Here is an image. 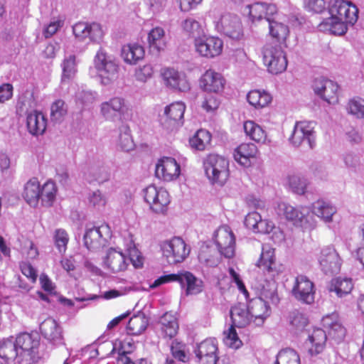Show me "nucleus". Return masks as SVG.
Wrapping results in <instances>:
<instances>
[{
    "instance_id": "obj_1",
    "label": "nucleus",
    "mask_w": 364,
    "mask_h": 364,
    "mask_svg": "<svg viewBox=\"0 0 364 364\" xmlns=\"http://www.w3.org/2000/svg\"><path fill=\"white\" fill-rule=\"evenodd\" d=\"M123 243L128 257L119 247L110 248L107 253L105 264L113 272L125 270L129 262L135 268H140L143 265V257L136 248L130 232L124 235Z\"/></svg>"
},
{
    "instance_id": "obj_2",
    "label": "nucleus",
    "mask_w": 364,
    "mask_h": 364,
    "mask_svg": "<svg viewBox=\"0 0 364 364\" xmlns=\"http://www.w3.org/2000/svg\"><path fill=\"white\" fill-rule=\"evenodd\" d=\"M94 65L103 85H109L118 78L119 65L115 58L100 48L94 58Z\"/></svg>"
},
{
    "instance_id": "obj_3",
    "label": "nucleus",
    "mask_w": 364,
    "mask_h": 364,
    "mask_svg": "<svg viewBox=\"0 0 364 364\" xmlns=\"http://www.w3.org/2000/svg\"><path fill=\"white\" fill-rule=\"evenodd\" d=\"M229 163L225 157L210 154L203 160V168L209 181L212 183L223 186L229 176Z\"/></svg>"
},
{
    "instance_id": "obj_4",
    "label": "nucleus",
    "mask_w": 364,
    "mask_h": 364,
    "mask_svg": "<svg viewBox=\"0 0 364 364\" xmlns=\"http://www.w3.org/2000/svg\"><path fill=\"white\" fill-rule=\"evenodd\" d=\"M313 122H296L289 141L295 147L303 146L312 149L316 145V136Z\"/></svg>"
},
{
    "instance_id": "obj_5",
    "label": "nucleus",
    "mask_w": 364,
    "mask_h": 364,
    "mask_svg": "<svg viewBox=\"0 0 364 364\" xmlns=\"http://www.w3.org/2000/svg\"><path fill=\"white\" fill-rule=\"evenodd\" d=\"M262 54L264 64L269 73L277 75L286 70L288 62L281 46L266 45Z\"/></svg>"
},
{
    "instance_id": "obj_6",
    "label": "nucleus",
    "mask_w": 364,
    "mask_h": 364,
    "mask_svg": "<svg viewBox=\"0 0 364 364\" xmlns=\"http://www.w3.org/2000/svg\"><path fill=\"white\" fill-rule=\"evenodd\" d=\"M15 342L20 354V364H29L33 362L40 346L38 336L23 333L16 337Z\"/></svg>"
},
{
    "instance_id": "obj_7",
    "label": "nucleus",
    "mask_w": 364,
    "mask_h": 364,
    "mask_svg": "<svg viewBox=\"0 0 364 364\" xmlns=\"http://www.w3.org/2000/svg\"><path fill=\"white\" fill-rule=\"evenodd\" d=\"M100 108L103 118L109 122L124 119L129 110V106L126 100L119 96L102 102Z\"/></svg>"
},
{
    "instance_id": "obj_8",
    "label": "nucleus",
    "mask_w": 364,
    "mask_h": 364,
    "mask_svg": "<svg viewBox=\"0 0 364 364\" xmlns=\"http://www.w3.org/2000/svg\"><path fill=\"white\" fill-rule=\"evenodd\" d=\"M144 198L150 209L156 213H165L170 203V196L168 191L154 185L146 187L143 191Z\"/></svg>"
},
{
    "instance_id": "obj_9",
    "label": "nucleus",
    "mask_w": 364,
    "mask_h": 364,
    "mask_svg": "<svg viewBox=\"0 0 364 364\" xmlns=\"http://www.w3.org/2000/svg\"><path fill=\"white\" fill-rule=\"evenodd\" d=\"M161 250L163 255L171 264L183 262L190 253V248L187 247L183 240L178 237L164 242Z\"/></svg>"
},
{
    "instance_id": "obj_10",
    "label": "nucleus",
    "mask_w": 364,
    "mask_h": 364,
    "mask_svg": "<svg viewBox=\"0 0 364 364\" xmlns=\"http://www.w3.org/2000/svg\"><path fill=\"white\" fill-rule=\"evenodd\" d=\"M316 289L314 284L305 275H298L294 280L291 294L296 300L311 304L315 300Z\"/></svg>"
},
{
    "instance_id": "obj_11",
    "label": "nucleus",
    "mask_w": 364,
    "mask_h": 364,
    "mask_svg": "<svg viewBox=\"0 0 364 364\" xmlns=\"http://www.w3.org/2000/svg\"><path fill=\"white\" fill-rule=\"evenodd\" d=\"M214 23L218 32L232 39L239 40L243 36L241 21L236 15L231 14H223Z\"/></svg>"
},
{
    "instance_id": "obj_12",
    "label": "nucleus",
    "mask_w": 364,
    "mask_h": 364,
    "mask_svg": "<svg viewBox=\"0 0 364 364\" xmlns=\"http://www.w3.org/2000/svg\"><path fill=\"white\" fill-rule=\"evenodd\" d=\"M214 240L220 254L232 258L235 252V236L228 225L219 227L214 233Z\"/></svg>"
},
{
    "instance_id": "obj_13",
    "label": "nucleus",
    "mask_w": 364,
    "mask_h": 364,
    "mask_svg": "<svg viewBox=\"0 0 364 364\" xmlns=\"http://www.w3.org/2000/svg\"><path fill=\"white\" fill-rule=\"evenodd\" d=\"M346 11L351 15V21H357L358 9L355 4L346 0H331L328 6L330 17L323 19L321 23H328L331 26H335L336 21H340V17Z\"/></svg>"
},
{
    "instance_id": "obj_14",
    "label": "nucleus",
    "mask_w": 364,
    "mask_h": 364,
    "mask_svg": "<svg viewBox=\"0 0 364 364\" xmlns=\"http://www.w3.org/2000/svg\"><path fill=\"white\" fill-rule=\"evenodd\" d=\"M277 213L279 215H283L296 225L306 228L311 225L309 218L311 216L310 210L307 207H301L298 209L287 203L282 202L278 204Z\"/></svg>"
},
{
    "instance_id": "obj_15",
    "label": "nucleus",
    "mask_w": 364,
    "mask_h": 364,
    "mask_svg": "<svg viewBox=\"0 0 364 364\" xmlns=\"http://www.w3.org/2000/svg\"><path fill=\"white\" fill-rule=\"evenodd\" d=\"M186 105L182 102H175L164 109V119H161V124L168 132L177 129L183 124V115Z\"/></svg>"
},
{
    "instance_id": "obj_16",
    "label": "nucleus",
    "mask_w": 364,
    "mask_h": 364,
    "mask_svg": "<svg viewBox=\"0 0 364 364\" xmlns=\"http://www.w3.org/2000/svg\"><path fill=\"white\" fill-rule=\"evenodd\" d=\"M196 52L201 56L213 58L220 55L223 49V41L218 37L203 36L195 40Z\"/></svg>"
},
{
    "instance_id": "obj_17",
    "label": "nucleus",
    "mask_w": 364,
    "mask_h": 364,
    "mask_svg": "<svg viewBox=\"0 0 364 364\" xmlns=\"http://www.w3.org/2000/svg\"><path fill=\"white\" fill-rule=\"evenodd\" d=\"M42 336L53 348L65 346L63 329L60 324L53 318H48L40 324Z\"/></svg>"
},
{
    "instance_id": "obj_18",
    "label": "nucleus",
    "mask_w": 364,
    "mask_h": 364,
    "mask_svg": "<svg viewBox=\"0 0 364 364\" xmlns=\"http://www.w3.org/2000/svg\"><path fill=\"white\" fill-rule=\"evenodd\" d=\"M73 34L78 41H89L100 43L104 36L102 26L97 23H88L78 22L73 26Z\"/></svg>"
},
{
    "instance_id": "obj_19",
    "label": "nucleus",
    "mask_w": 364,
    "mask_h": 364,
    "mask_svg": "<svg viewBox=\"0 0 364 364\" xmlns=\"http://www.w3.org/2000/svg\"><path fill=\"white\" fill-rule=\"evenodd\" d=\"M109 228L107 225L87 228L83 240L85 246L91 251L100 250L105 245L110 237Z\"/></svg>"
},
{
    "instance_id": "obj_20",
    "label": "nucleus",
    "mask_w": 364,
    "mask_h": 364,
    "mask_svg": "<svg viewBox=\"0 0 364 364\" xmlns=\"http://www.w3.org/2000/svg\"><path fill=\"white\" fill-rule=\"evenodd\" d=\"M218 350L215 338H208L198 343L194 348L198 364H216L218 360Z\"/></svg>"
},
{
    "instance_id": "obj_21",
    "label": "nucleus",
    "mask_w": 364,
    "mask_h": 364,
    "mask_svg": "<svg viewBox=\"0 0 364 364\" xmlns=\"http://www.w3.org/2000/svg\"><path fill=\"white\" fill-rule=\"evenodd\" d=\"M318 261L321 269L326 274L338 273L342 264V259L338 253L331 246H326L321 249Z\"/></svg>"
},
{
    "instance_id": "obj_22",
    "label": "nucleus",
    "mask_w": 364,
    "mask_h": 364,
    "mask_svg": "<svg viewBox=\"0 0 364 364\" xmlns=\"http://www.w3.org/2000/svg\"><path fill=\"white\" fill-rule=\"evenodd\" d=\"M155 173L158 178L164 181H173L181 173V166L174 158L164 156L158 161Z\"/></svg>"
},
{
    "instance_id": "obj_23",
    "label": "nucleus",
    "mask_w": 364,
    "mask_h": 364,
    "mask_svg": "<svg viewBox=\"0 0 364 364\" xmlns=\"http://www.w3.org/2000/svg\"><path fill=\"white\" fill-rule=\"evenodd\" d=\"M338 85L326 78L316 79L313 88L315 93L329 104L338 102Z\"/></svg>"
},
{
    "instance_id": "obj_24",
    "label": "nucleus",
    "mask_w": 364,
    "mask_h": 364,
    "mask_svg": "<svg viewBox=\"0 0 364 364\" xmlns=\"http://www.w3.org/2000/svg\"><path fill=\"white\" fill-rule=\"evenodd\" d=\"M257 266L266 270L273 278L282 273L285 269L283 264H277L276 263L274 249L267 245L262 246V253L257 262Z\"/></svg>"
},
{
    "instance_id": "obj_25",
    "label": "nucleus",
    "mask_w": 364,
    "mask_h": 364,
    "mask_svg": "<svg viewBox=\"0 0 364 364\" xmlns=\"http://www.w3.org/2000/svg\"><path fill=\"white\" fill-rule=\"evenodd\" d=\"M321 323L327 338L340 343L346 336V331L341 324L337 314H331L323 317Z\"/></svg>"
},
{
    "instance_id": "obj_26",
    "label": "nucleus",
    "mask_w": 364,
    "mask_h": 364,
    "mask_svg": "<svg viewBox=\"0 0 364 364\" xmlns=\"http://www.w3.org/2000/svg\"><path fill=\"white\" fill-rule=\"evenodd\" d=\"M161 76L166 86L171 89L181 92H186L190 90V84L186 75L173 68H164L161 71Z\"/></svg>"
},
{
    "instance_id": "obj_27",
    "label": "nucleus",
    "mask_w": 364,
    "mask_h": 364,
    "mask_svg": "<svg viewBox=\"0 0 364 364\" xmlns=\"http://www.w3.org/2000/svg\"><path fill=\"white\" fill-rule=\"evenodd\" d=\"M244 11L248 13L252 21H260L263 18L267 21L271 17L277 14V7L274 4L255 2L247 5Z\"/></svg>"
},
{
    "instance_id": "obj_28",
    "label": "nucleus",
    "mask_w": 364,
    "mask_h": 364,
    "mask_svg": "<svg viewBox=\"0 0 364 364\" xmlns=\"http://www.w3.org/2000/svg\"><path fill=\"white\" fill-rule=\"evenodd\" d=\"M225 84V80L223 75L211 69L206 70L200 79L201 88L208 92H221Z\"/></svg>"
},
{
    "instance_id": "obj_29",
    "label": "nucleus",
    "mask_w": 364,
    "mask_h": 364,
    "mask_svg": "<svg viewBox=\"0 0 364 364\" xmlns=\"http://www.w3.org/2000/svg\"><path fill=\"white\" fill-rule=\"evenodd\" d=\"M252 321L255 326H261L270 315V309L267 301L262 298H255L247 305Z\"/></svg>"
},
{
    "instance_id": "obj_30",
    "label": "nucleus",
    "mask_w": 364,
    "mask_h": 364,
    "mask_svg": "<svg viewBox=\"0 0 364 364\" xmlns=\"http://www.w3.org/2000/svg\"><path fill=\"white\" fill-rule=\"evenodd\" d=\"M326 340V332L324 330L319 328H314L305 343L309 354L316 355L321 353L324 349Z\"/></svg>"
},
{
    "instance_id": "obj_31",
    "label": "nucleus",
    "mask_w": 364,
    "mask_h": 364,
    "mask_svg": "<svg viewBox=\"0 0 364 364\" xmlns=\"http://www.w3.org/2000/svg\"><path fill=\"white\" fill-rule=\"evenodd\" d=\"M112 141L117 149L126 152L133 150L135 146L130 128L127 124H122L119 127L117 134L113 137Z\"/></svg>"
},
{
    "instance_id": "obj_32",
    "label": "nucleus",
    "mask_w": 364,
    "mask_h": 364,
    "mask_svg": "<svg viewBox=\"0 0 364 364\" xmlns=\"http://www.w3.org/2000/svg\"><path fill=\"white\" fill-rule=\"evenodd\" d=\"M351 15L348 11H344L342 17H340V21H336L335 26H331L328 23H320L318 28L322 32H328L336 36H342L347 31V25H354L356 21H351Z\"/></svg>"
},
{
    "instance_id": "obj_33",
    "label": "nucleus",
    "mask_w": 364,
    "mask_h": 364,
    "mask_svg": "<svg viewBox=\"0 0 364 364\" xmlns=\"http://www.w3.org/2000/svg\"><path fill=\"white\" fill-rule=\"evenodd\" d=\"M26 126L31 134L41 135L46 131L47 120L42 112L34 110L27 114Z\"/></svg>"
},
{
    "instance_id": "obj_34",
    "label": "nucleus",
    "mask_w": 364,
    "mask_h": 364,
    "mask_svg": "<svg viewBox=\"0 0 364 364\" xmlns=\"http://www.w3.org/2000/svg\"><path fill=\"white\" fill-rule=\"evenodd\" d=\"M257 154V146L252 143L240 144L234 152V158L240 165L248 167L252 160L256 158Z\"/></svg>"
},
{
    "instance_id": "obj_35",
    "label": "nucleus",
    "mask_w": 364,
    "mask_h": 364,
    "mask_svg": "<svg viewBox=\"0 0 364 364\" xmlns=\"http://www.w3.org/2000/svg\"><path fill=\"white\" fill-rule=\"evenodd\" d=\"M230 318L234 328L246 327L252 321L248 309L244 304H238L231 308Z\"/></svg>"
},
{
    "instance_id": "obj_36",
    "label": "nucleus",
    "mask_w": 364,
    "mask_h": 364,
    "mask_svg": "<svg viewBox=\"0 0 364 364\" xmlns=\"http://www.w3.org/2000/svg\"><path fill=\"white\" fill-rule=\"evenodd\" d=\"M177 282L186 287V294H197L202 291V281L189 272L178 273Z\"/></svg>"
},
{
    "instance_id": "obj_37",
    "label": "nucleus",
    "mask_w": 364,
    "mask_h": 364,
    "mask_svg": "<svg viewBox=\"0 0 364 364\" xmlns=\"http://www.w3.org/2000/svg\"><path fill=\"white\" fill-rule=\"evenodd\" d=\"M14 360L20 364V354L16 342L10 340L4 341L0 346V364H10Z\"/></svg>"
},
{
    "instance_id": "obj_38",
    "label": "nucleus",
    "mask_w": 364,
    "mask_h": 364,
    "mask_svg": "<svg viewBox=\"0 0 364 364\" xmlns=\"http://www.w3.org/2000/svg\"><path fill=\"white\" fill-rule=\"evenodd\" d=\"M277 14L273 16L267 21L269 23V33L272 38L279 43L284 42L289 35V31L287 25L277 20Z\"/></svg>"
},
{
    "instance_id": "obj_39",
    "label": "nucleus",
    "mask_w": 364,
    "mask_h": 364,
    "mask_svg": "<svg viewBox=\"0 0 364 364\" xmlns=\"http://www.w3.org/2000/svg\"><path fill=\"white\" fill-rule=\"evenodd\" d=\"M41 186L37 178L30 179L25 185L23 196L32 207H36L40 199Z\"/></svg>"
},
{
    "instance_id": "obj_40",
    "label": "nucleus",
    "mask_w": 364,
    "mask_h": 364,
    "mask_svg": "<svg viewBox=\"0 0 364 364\" xmlns=\"http://www.w3.org/2000/svg\"><path fill=\"white\" fill-rule=\"evenodd\" d=\"M144 56V48L137 43L125 45L122 49V57L129 64H135Z\"/></svg>"
},
{
    "instance_id": "obj_41",
    "label": "nucleus",
    "mask_w": 364,
    "mask_h": 364,
    "mask_svg": "<svg viewBox=\"0 0 364 364\" xmlns=\"http://www.w3.org/2000/svg\"><path fill=\"white\" fill-rule=\"evenodd\" d=\"M353 287L350 278L339 277L331 280L328 290L330 292H335L338 297H342L348 294Z\"/></svg>"
},
{
    "instance_id": "obj_42",
    "label": "nucleus",
    "mask_w": 364,
    "mask_h": 364,
    "mask_svg": "<svg viewBox=\"0 0 364 364\" xmlns=\"http://www.w3.org/2000/svg\"><path fill=\"white\" fill-rule=\"evenodd\" d=\"M312 213L328 223L332 220L333 215L336 213V208L328 202L318 200L312 205Z\"/></svg>"
},
{
    "instance_id": "obj_43",
    "label": "nucleus",
    "mask_w": 364,
    "mask_h": 364,
    "mask_svg": "<svg viewBox=\"0 0 364 364\" xmlns=\"http://www.w3.org/2000/svg\"><path fill=\"white\" fill-rule=\"evenodd\" d=\"M247 100L251 106L260 109L272 102V97L264 90H253L247 93Z\"/></svg>"
},
{
    "instance_id": "obj_44",
    "label": "nucleus",
    "mask_w": 364,
    "mask_h": 364,
    "mask_svg": "<svg viewBox=\"0 0 364 364\" xmlns=\"http://www.w3.org/2000/svg\"><path fill=\"white\" fill-rule=\"evenodd\" d=\"M161 329L165 336L170 338L174 337L178 329V324L175 316L171 313H165L160 318Z\"/></svg>"
},
{
    "instance_id": "obj_45",
    "label": "nucleus",
    "mask_w": 364,
    "mask_h": 364,
    "mask_svg": "<svg viewBox=\"0 0 364 364\" xmlns=\"http://www.w3.org/2000/svg\"><path fill=\"white\" fill-rule=\"evenodd\" d=\"M244 130L247 136H248L252 140L257 143H266V132L253 121H246L244 123Z\"/></svg>"
},
{
    "instance_id": "obj_46",
    "label": "nucleus",
    "mask_w": 364,
    "mask_h": 364,
    "mask_svg": "<svg viewBox=\"0 0 364 364\" xmlns=\"http://www.w3.org/2000/svg\"><path fill=\"white\" fill-rule=\"evenodd\" d=\"M274 364H301L298 353L290 348L282 349L274 358Z\"/></svg>"
},
{
    "instance_id": "obj_47",
    "label": "nucleus",
    "mask_w": 364,
    "mask_h": 364,
    "mask_svg": "<svg viewBox=\"0 0 364 364\" xmlns=\"http://www.w3.org/2000/svg\"><path fill=\"white\" fill-rule=\"evenodd\" d=\"M148 41L151 48L157 51L163 50L166 46L165 32L161 27L153 28L148 36Z\"/></svg>"
},
{
    "instance_id": "obj_48",
    "label": "nucleus",
    "mask_w": 364,
    "mask_h": 364,
    "mask_svg": "<svg viewBox=\"0 0 364 364\" xmlns=\"http://www.w3.org/2000/svg\"><path fill=\"white\" fill-rule=\"evenodd\" d=\"M210 140L211 135L209 132L205 129H199L194 136L190 139L189 144L192 149L203 151L210 142Z\"/></svg>"
},
{
    "instance_id": "obj_49",
    "label": "nucleus",
    "mask_w": 364,
    "mask_h": 364,
    "mask_svg": "<svg viewBox=\"0 0 364 364\" xmlns=\"http://www.w3.org/2000/svg\"><path fill=\"white\" fill-rule=\"evenodd\" d=\"M146 326L147 320L145 317L141 315L134 316L127 323V333L130 335L138 336L146 330Z\"/></svg>"
},
{
    "instance_id": "obj_50",
    "label": "nucleus",
    "mask_w": 364,
    "mask_h": 364,
    "mask_svg": "<svg viewBox=\"0 0 364 364\" xmlns=\"http://www.w3.org/2000/svg\"><path fill=\"white\" fill-rule=\"evenodd\" d=\"M56 194L55 184L53 181H47L41 188L40 198L45 206H50L55 200Z\"/></svg>"
},
{
    "instance_id": "obj_51",
    "label": "nucleus",
    "mask_w": 364,
    "mask_h": 364,
    "mask_svg": "<svg viewBox=\"0 0 364 364\" xmlns=\"http://www.w3.org/2000/svg\"><path fill=\"white\" fill-rule=\"evenodd\" d=\"M63 75L62 82L69 81L76 73L75 55H69L65 56L62 63Z\"/></svg>"
},
{
    "instance_id": "obj_52",
    "label": "nucleus",
    "mask_w": 364,
    "mask_h": 364,
    "mask_svg": "<svg viewBox=\"0 0 364 364\" xmlns=\"http://www.w3.org/2000/svg\"><path fill=\"white\" fill-rule=\"evenodd\" d=\"M348 113L358 119L364 118V99L355 97L350 99L346 106Z\"/></svg>"
},
{
    "instance_id": "obj_53",
    "label": "nucleus",
    "mask_w": 364,
    "mask_h": 364,
    "mask_svg": "<svg viewBox=\"0 0 364 364\" xmlns=\"http://www.w3.org/2000/svg\"><path fill=\"white\" fill-rule=\"evenodd\" d=\"M53 242L60 253H65L69 242V235L65 230L56 229L53 234Z\"/></svg>"
},
{
    "instance_id": "obj_54",
    "label": "nucleus",
    "mask_w": 364,
    "mask_h": 364,
    "mask_svg": "<svg viewBox=\"0 0 364 364\" xmlns=\"http://www.w3.org/2000/svg\"><path fill=\"white\" fill-rule=\"evenodd\" d=\"M223 342L227 346L234 349H237L242 346V341L233 326H230L227 330L224 331Z\"/></svg>"
},
{
    "instance_id": "obj_55",
    "label": "nucleus",
    "mask_w": 364,
    "mask_h": 364,
    "mask_svg": "<svg viewBox=\"0 0 364 364\" xmlns=\"http://www.w3.org/2000/svg\"><path fill=\"white\" fill-rule=\"evenodd\" d=\"M289 319L292 330L295 331H302L308 323L307 318L303 314L297 311L291 312Z\"/></svg>"
},
{
    "instance_id": "obj_56",
    "label": "nucleus",
    "mask_w": 364,
    "mask_h": 364,
    "mask_svg": "<svg viewBox=\"0 0 364 364\" xmlns=\"http://www.w3.org/2000/svg\"><path fill=\"white\" fill-rule=\"evenodd\" d=\"M183 30L188 33L191 36L195 38L201 37L203 30L200 23L193 18H189L186 19L183 23Z\"/></svg>"
},
{
    "instance_id": "obj_57",
    "label": "nucleus",
    "mask_w": 364,
    "mask_h": 364,
    "mask_svg": "<svg viewBox=\"0 0 364 364\" xmlns=\"http://www.w3.org/2000/svg\"><path fill=\"white\" fill-rule=\"evenodd\" d=\"M289 186L291 191L297 194L302 195L307 187V181L299 176H291L288 178Z\"/></svg>"
},
{
    "instance_id": "obj_58",
    "label": "nucleus",
    "mask_w": 364,
    "mask_h": 364,
    "mask_svg": "<svg viewBox=\"0 0 364 364\" xmlns=\"http://www.w3.org/2000/svg\"><path fill=\"white\" fill-rule=\"evenodd\" d=\"M97 97L96 92L91 90H85L84 89L79 90L75 95L76 102L82 106H87L92 104Z\"/></svg>"
},
{
    "instance_id": "obj_59",
    "label": "nucleus",
    "mask_w": 364,
    "mask_h": 364,
    "mask_svg": "<svg viewBox=\"0 0 364 364\" xmlns=\"http://www.w3.org/2000/svg\"><path fill=\"white\" fill-rule=\"evenodd\" d=\"M186 345L177 340H173L171 343V350L173 357L178 361L186 363L188 360V355L185 351Z\"/></svg>"
},
{
    "instance_id": "obj_60",
    "label": "nucleus",
    "mask_w": 364,
    "mask_h": 364,
    "mask_svg": "<svg viewBox=\"0 0 364 364\" xmlns=\"http://www.w3.org/2000/svg\"><path fill=\"white\" fill-rule=\"evenodd\" d=\"M67 113V107L64 101L58 100L55 101L50 107V117L52 120L60 121Z\"/></svg>"
},
{
    "instance_id": "obj_61",
    "label": "nucleus",
    "mask_w": 364,
    "mask_h": 364,
    "mask_svg": "<svg viewBox=\"0 0 364 364\" xmlns=\"http://www.w3.org/2000/svg\"><path fill=\"white\" fill-rule=\"evenodd\" d=\"M198 259L200 263L208 267H215L219 264L218 257L211 255L208 247L202 249L200 251Z\"/></svg>"
},
{
    "instance_id": "obj_62",
    "label": "nucleus",
    "mask_w": 364,
    "mask_h": 364,
    "mask_svg": "<svg viewBox=\"0 0 364 364\" xmlns=\"http://www.w3.org/2000/svg\"><path fill=\"white\" fill-rule=\"evenodd\" d=\"M220 105L219 99L211 94H207L204 97V101L202 103V107L208 112L215 111Z\"/></svg>"
},
{
    "instance_id": "obj_63",
    "label": "nucleus",
    "mask_w": 364,
    "mask_h": 364,
    "mask_svg": "<svg viewBox=\"0 0 364 364\" xmlns=\"http://www.w3.org/2000/svg\"><path fill=\"white\" fill-rule=\"evenodd\" d=\"M153 75V68L151 65H144L138 68L135 71V77L138 81L146 82Z\"/></svg>"
},
{
    "instance_id": "obj_64",
    "label": "nucleus",
    "mask_w": 364,
    "mask_h": 364,
    "mask_svg": "<svg viewBox=\"0 0 364 364\" xmlns=\"http://www.w3.org/2000/svg\"><path fill=\"white\" fill-rule=\"evenodd\" d=\"M304 4L306 10L315 13H321L326 9L324 0H304Z\"/></svg>"
}]
</instances>
